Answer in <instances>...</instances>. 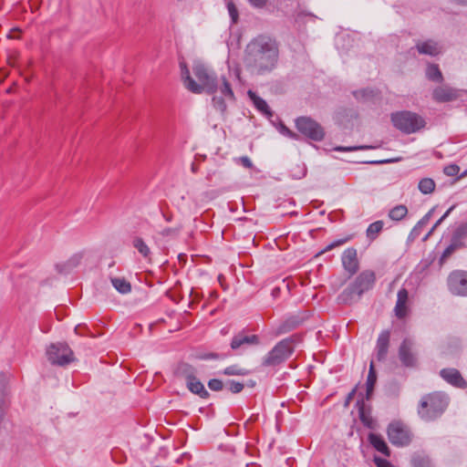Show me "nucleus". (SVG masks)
Segmentation results:
<instances>
[{"mask_svg": "<svg viewBox=\"0 0 467 467\" xmlns=\"http://www.w3.org/2000/svg\"><path fill=\"white\" fill-rule=\"evenodd\" d=\"M456 205L451 206L445 213L434 223V225L431 227V229L428 232V234L423 237V241H426L429 239V237L433 234L435 229L450 215V213L454 210Z\"/></svg>", "mask_w": 467, "mask_h": 467, "instance_id": "40", "label": "nucleus"}, {"mask_svg": "<svg viewBox=\"0 0 467 467\" xmlns=\"http://www.w3.org/2000/svg\"><path fill=\"white\" fill-rule=\"evenodd\" d=\"M296 127L297 130L314 141H321L325 137L323 127L310 117H298L296 119Z\"/></svg>", "mask_w": 467, "mask_h": 467, "instance_id": "9", "label": "nucleus"}, {"mask_svg": "<svg viewBox=\"0 0 467 467\" xmlns=\"http://www.w3.org/2000/svg\"><path fill=\"white\" fill-rule=\"evenodd\" d=\"M374 462L377 467H394L389 461L380 457H375Z\"/></svg>", "mask_w": 467, "mask_h": 467, "instance_id": "52", "label": "nucleus"}, {"mask_svg": "<svg viewBox=\"0 0 467 467\" xmlns=\"http://www.w3.org/2000/svg\"><path fill=\"white\" fill-rule=\"evenodd\" d=\"M223 355H219L217 353H209L203 358L205 359H216V358H223Z\"/></svg>", "mask_w": 467, "mask_h": 467, "instance_id": "55", "label": "nucleus"}, {"mask_svg": "<svg viewBox=\"0 0 467 467\" xmlns=\"http://www.w3.org/2000/svg\"><path fill=\"white\" fill-rule=\"evenodd\" d=\"M240 161L242 165L247 169H251L253 167V162L247 156L241 157Z\"/></svg>", "mask_w": 467, "mask_h": 467, "instance_id": "53", "label": "nucleus"}, {"mask_svg": "<svg viewBox=\"0 0 467 467\" xmlns=\"http://www.w3.org/2000/svg\"><path fill=\"white\" fill-rule=\"evenodd\" d=\"M415 48L420 55H427L431 57H436L441 52V46L438 42L432 39L418 42Z\"/></svg>", "mask_w": 467, "mask_h": 467, "instance_id": "18", "label": "nucleus"}, {"mask_svg": "<svg viewBox=\"0 0 467 467\" xmlns=\"http://www.w3.org/2000/svg\"><path fill=\"white\" fill-rule=\"evenodd\" d=\"M260 344V337L257 335H246L244 331L236 334L230 344L233 350L245 349L250 346Z\"/></svg>", "mask_w": 467, "mask_h": 467, "instance_id": "13", "label": "nucleus"}, {"mask_svg": "<svg viewBox=\"0 0 467 467\" xmlns=\"http://www.w3.org/2000/svg\"><path fill=\"white\" fill-rule=\"evenodd\" d=\"M278 292H279V288H278V287H275V288L273 290V295L277 294Z\"/></svg>", "mask_w": 467, "mask_h": 467, "instance_id": "61", "label": "nucleus"}, {"mask_svg": "<svg viewBox=\"0 0 467 467\" xmlns=\"http://www.w3.org/2000/svg\"><path fill=\"white\" fill-rule=\"evenodd\" d=\"M375 146H351V147H344V146H337L334 148V150L336 151H355V150H372L376 149Z\"/></svg>", "mask_w": 467, "mask_h": 467, "instance_id": "43", "label": "nucleus"}, {"mask_svg": "<svg viewBox=\"0 0 467 467\" xmlns=\"http://www.w3.org/2000/svg\"><path fill=\"white\" fill-rule=\"evenodd\" d=\"M390 333L389 330H383L377 339L375 348L376 358L378 361H385L389 352Z\"/></svg>", "mask_w": 467, "mask_h": 467, "instance_id": "16", "label": "nucleus"}, {"mask_svg": "<svg viewBox=\"0 0 467 467\" xmlns=\"http://www.w3.org/2000/svg\"><path fill=\"white\" fill-rule=\"evenodd\" d=\"M349 240H350V237H346V238H343V239L336 240V241L332 242L331 244H329L326 247L325 251H329V250H331V249H333V248H335L337 246L342 245V244H344L345 243H347Z\"/></svg>", "mask_w": 467, "mask_h": 467, "instance_id": "50", "label": "nucleus"}, {"mask_svg": "<svg viewBox=\"0 0 467 467\" xmlns=\"http://www.w3.org/2000/svg\"><path fill=\"white\" fill-rule=\"evenodd\" d=\"M464 91H465L464 93H467V91H466V90H464Z\"/></svg>", "mask_w": 467, "mask_h": 467, "instance_id": "62", "label": "nucleus"}, {"mask_svg": "<svg viewBox=\"0 0 467 467\" xmlns=\"http://www.w3.org/2000/svg\"><path fill=\"white\" fill-rule=\"evenodd\" d=\"M375 282L376 275L374 271H362L338 296L339 303L350 305L357 302L364 293L373 288Z\"/></svg>", "mask_w": 467, "mask_h": 467, "instance_id": "2", "label": "nucleus"}, {"mask_svg": "<svg viewBox=\"0 0 467 467\" xmlns=\"http://www.w3.org/2000/svg\"><path fill=\"white\" fill-rule=\"evenodd\" d=\"M440 376L449 384L459 389H466L467 382L462 377L460 371L456 368H442L440 371Z\"/></svg>", "mask_w": 467, "mask_h": 467, "instance_id": "15", "label": "nucleus"}, {"mask_svg": "<svg viewBox=\"0 0 467 467\" xmlns=\"http://www.w3.org/2000/svg\"><path fill=\"white\" fill-rule=\"evenodd\" d=\"M390 119L393 126L405 134L416 133L426 125L420 115L410 110L394 112Z\"/></svg>", "mask_w": 467, "mask_h": 467, "instance_id": "4", "label": "nucleus"}, {"mask_svg": "<svg viewBox=\"0 0 467 467\" xmlns=\"http://www.w3.org/2000/svg\"><path fill=\"white\" fill-rule=\"evenodd\" d=\"M467 236V223L460 224L454 231L451 240L458 243L463 244L462 241Z\"/></svg>", "mask_w": 467, "mask_h": 467, "instance_id": "38", "label": "nucleus"}, {"mask_svg": "<svg viewBox=\"0 0 467 467\" xmlns=\"http://www.w3.org/2000/svg\"><path fill=\"white\" fill-rule=\"evenodd\" d=\"M279 131H280V133H282L283 135H285L288 138L295 139V140H296L298 138V135L296 133H295L294 131H292L289 128H287L284 123L280 124Z\"/></svg>", "mask_w": 467, "mask_h": 467, "instance_id": "48", "label": "nucleus"}, {"mask_svg": "<svg viewBox=\"0 0 467 467\" xmlns=\"http://www.w3.org/2000/svg\"><path fill=\"white\" fill-rule=\"evenodd\" d=\"M46 354L52 365L65 367L74 361V353L66 343L57 342L50 344L47 348Z\"/></svg>", "mask_w": 467, "mask_h": 467, "instance_id": "6", "label": "nucleus"}, {"mask_svg": "<svg viewBox=\"0 0 467 467\" xmlns=\"http://www.w3.org/2000/svg\"><path fill=\"white\" fill-rule=\"evenodd\" d=\"M342 265L349 275H355L359 268L357 250L353 247L346 249L341 256Z\"/></svg>", "mask_w": 467, "mask_h": 467, "instance_id": "14", "label": "nucleus"}, {"mask_svg": "<svg viewBox=\"0 0 467 467\" xmlns=\"http://www.w3.org/2000/svg\"><path fill=\"white\" fill-rule=\"evenodd\" d=\"M398 356L406 368H415L418 364V354L415 351V343L410 338H404L399 347Z\"/></svg>", "mask_w": 467, "mask_h": 467, "instance_id": "10", "label": "nucleus"}, {"mask_svg": "<svg viewBox=\"0 0 467 467\" xmlns=\"http://www.w3.org/2000/svg\"><path fill=\"white\" fill-rule=\"evenodd\" d=\"M419 190L423 194H430L435 190V182L431 178H423L418 185Z\"/></svg>", "mask_w": 467, "mask_h": 467, "instance_id": "36", "label": "nucleus"}, {"mask_svg": "<svg viewBox=\"0 0 467 467\" xmlns=\"http://www.w3.org/2000/svg\"><path fill=\"white\" fill-rule=\"evenodd\" d=\"M387 435L390 443L397 447L407 446L411 441L409 428L400 420H393L388 425Z\"/></svg>", "mask_w": 467, "mask_h": 467, "instance_id": "8", "label": "nucleus"}, {"mask_svg": "<svg viewBox=\"0 0 467 467\" xmlns=\"http://www.w3.org/2000/svg\"><path fill=\"white\" fill-rule=\"evenodd\" d=\"M409 298L408 291L405 288L399 290L397 295V302L394 308L395 315L398 318H404L407 315V301Z\"/></svg>", "mask_w": 467, "mask_h": 467, "instance_id": "21", "label": "nucleus"}, {"mask_svg": "<svg viewBox=\"0 0 467 467\" xmlns=\"http://www.w3.org/2000/svg\"><path fill=\"white\" fill-rule=\"evenodd\" d=\"M74 331L77 335L81 336V337H84V336H88L91 337H94L85 324H78V326H76Z\"/></svg>", "mask_w": 467, "mask_h": 467, "instance_id": "47", "label": "nucleus"}, {"mask_svg": "<svg viewBox=\"0 0 467 467\" xmlns=\"http://www.w3.org/2000/svg\"><path fill=\"white\" fill-rule=\"evenodd\" d=\"M174 375L184 379L186 383L189 380L194 379L197 375V369L189 363L180 362L174 369Z\"/></svg>", "mask_w": 467, "mask_h": 467, "instance_id": "20", "label": "nucleus"}, {"mask_svg": "<svg viewBox=\"0 0 467 467\" xmlns=\"http://www.w3.org/2000/svg\"><path fill=\"white\" fill-rule=\"evenodd\" d=\"M426 78L434 82L441 83L443 81L442 73L437 64H429L425 71Z\"/></svg>", "mask_w": 467, "mask_h": 467, "instance_id": "31", "label": "nucleus"}, {"mask_svg": "<svg viewBox=\"0 0 467 467\" xmlns=\"http://www.w3.org/2000/svg\"><path fill=\"white\" fill-rule=\"evenodd\" d=\"M186 387L192 393L198 395L202 399H208L210 397V393L197 377L192 380L187 381Z\"/></svg>", "mask_w": 467, "mask_h": 467, "instance_id": "25", "label": "nucleus"}, {"mask_svg": "<svg viewBox=\"0 0 467 467\" xmlns=\"http://www.w3.org/2000/svg\"><path fill=\"white\" fill-rule=\"evenodd\" d=\"M368 441L372 445V447L384 454L385 456H390V450L380 434L378 433H369L368 434Z\"/></svg>", "mask_w": 467, "mask_h": 467, "instance_id": "24", "label": "nucleus"}, {"mask_svg": "<svg viewBox=\"0 0 467 467\" xmlns=\"http://www.w3.org/2000/svg\"><path fill=\"white\" fill-rule=\"evenodd\" d=\"M376 382H377V372L375 370L373 361H371L370 366H369L368 375L367 378V382H366V399L368 400H370V398L373 394Z\"/></svg>", "mask_w": 467, "mask_h": 467, "instance_id": "29", "label": "nucleus"}, {"mask_svg": "<svg viewBox=\"0 0 467 467\" xmlns=\"http://www.w3.org/2000/svg\"><path fill=\"white\" fill-rule=\"evenodd\" d=\"M111 283L114 288L120 294H128L131 291L130 284L124 278L114 277L111 278Z\"/></svg>", "mask_w": 467, "mask_h": 467, "instance_id": "33", "label": "nucleus"}, {"mask_svg": "<svg viewBox=\"0 0 467 467\" xmlns=\"http://www.w3.org/2000/svg\"><path fill=\"white\" fill-rule=\"evenodd\" d=\"M248 96L252 99L255 108L260 112H262L263 114L268 115V116H272L273 113H272L268 104L266 103V101L264 99L257 96L254 92H253L251 90L248 91Z\"/></svg>", "mask_w": 467, "mask_h": 467, "instance_id": "30", "label": "nucleus"}, {"mask_svg": "<svg viewBox=\"0 0 467 467\" xmlns=\"http://www.w3.org/2000/svg\"><path fill=\"white\" fill-rule=\"evenodd\" d=\"M462 92L465 91L447 85L439 86L433 89L432 99L439 103L451 102L458 99Z\"/></svg>", "mask_w": 467, "mask_h": 467, "instance_id": "12", "label": "nucleus"}, {"mask_svg": "<svg viewBox=\"0 0 467 467\" xmlns=\"http://www.w3.org/2000/svg\"><path fill=\"white\" fill-rule=\"evenodd\" d=\"M179 230L176 228H165L162 231L160 232V234L163 237L167 236H176L178 235Z\"/></svg>", "mask_w": 467, "mask_h": 467, "instance_id": "51", "label": "nucleus"}, {"mask_svg": "<svg viewBox=\"0 0 467 467\" xmlns=\"http://www.w3.org/2000/svg\"><path fill=\"white\" fill-rule=\"evenodd\" d=\"M224 383L218 379H212L208 381V388L213 391H220L223 389Z\"/></svg>", "mask_w": 467, "mask_h": 467, "instance_id": "46", "label": "nucleus"}, {"mask_svg": "<svg viewBox=\"0 0 467 467\" xmlns=\"http://www.w3.org/2000/svg\"><path fill=\"white\" fill-rule=\"evenodd\" d=\"M162 216L164 217V219L167 222H171V215H166L165 213H162Z\"/></svg>", "mask_w": 467, "mask_h": 467, "instance_id": "59", "label": "nucleus"}, {"mask_svg": "<svg viewBox=\"0 0 467 467\" xmlns=\"http://www.w3.org/2000/svg\"><path fill=\"white\" fill-rule=\"evenodd\" d=\"M455 3L462 5H467V0H453Z\"/></svg>", "mask_w": 467, "mask_h": 467, "instance_id": "58", "label": "nucleus"}, {"mask_svg": "<svg viewBox=\"0 0 467 467\" xmlns=\"http://www.w3.org/2000/svg\"><path fill=\"white\" fill-rule=\"evenodd\" d=\"M358 416L363 425L368 429H375L376 423L371 416V408L367 406L363 400L357 401Z\"/></svg>", "mask_w": 467, "mask_h": 467, "instance_id": "19", "label": "nucleus"}, {"mask_svg": "<svg viewBox=\"0 0 467 467\" xmlns=\"http://www.w3.org/2000/svg\"><path fill=\"white\" fill-rule=\"evenodd\" d=\"M303 317L291 316L284 320L276 328V335L285 334L298 327L303 323Z\"/></svg>", "mask_w": 467, "mask_h": 467, "instance_id": "23", "label": "nucleus"}, {"mask_svg": "<svg viewBox=\"0 0 467 467\" xmlns=\"http://www.w3.org/2000/svg\"><path fill=\"white\" fill-rule=\"evenodd\" d=\"M248 1L254 7H263L267 2V0H248Z\"/></svg>", "mask_w": 467, "mask_h": 467, "instance_id": "54", "label": "nucleus"}, {"mask_svg": "<svg viewBox=\"0 0 467 467\" xmlns=\"http://www.w3.org/2000/svg\"><path fill=\"white\" fill-rule=\"evenodd\" d=\"M278 58L279 47L275 39L260 35L247 44L244 62L251 74L263 76L276 67Z\"/></svg>", "mask_w": 467, "mask_h": 467, "instance_id": "1", "label": "nucleus"}, {"mask_svg": "<svg viewBox=\"0 0 467 467\" xmlns=\"http://www.w3.org/2000/svg\"><path fill=\"white\" fill-rule=\"evenodd\" d=\"M383 226V221H376L370 223L366 232L367 237L370 240H375L378 234L382 231Z\"/></svg>", "mask_w": 467, "mask_h": 467, "instance_id": "35", "label": "nucleus"}, {"mask_svg": "<svg viewBox=\"0 0 467 467\" xmlns=\"http://www.w3.org/2000/svg\"><path fill=\"white\" fill-rule=\"evenodd\" d=\"M408 213V208L403 204H399L393 207L389 212V217L393 221H400Z\"/></svg>", "mask_w": 467, "mask_h": 467, "instance_id": "34", "label": "nucleus"}, {"mask_svg": "<svg viewBox=\"0 0 467 467\" xmlns=\"http://www.w3.org/2000/svg\"><path fill=\"white\" fill-rule=\"evenodd\" d=\"M463 246V244H458L451 240V244L448 245L445 250L443 251L441 258L440 263L442 264L444 261H446L447 258H449L458 248Z\"/></svg>", "mask_w": 467, "mask_h": 467, "instance_id": "39", "label": "nucleus"}, {"mask_svg": "<svg viewBox=\"0 0 467 467\" xmlns=\"http://www.w3.org/2000/svg\"><path fill=\"white\" fill-rule=\"evenodd\" d=\"M356 394V389H352L347 396V399H346V405H348L349 403V401L354 398Z\"/></svg>", "mask_w": 467, "mask_h": 467, "instance_id": "56", "label": "nucleus"}, {"mask_svg": "<svg viewBox=\"0 0 467 467\" xmlns=\"http://www.w3.org/2000/svg\"><path fill=\"white\" fill-rule=\"evenodd\" d=\"M192 70L194 76L200 82L198 85L202 88V93L214 94L217 91L218 81L213 71L200 62L193 65Z\"/></svg>", "mask_w": 467, "mask_h": 467, "instance_id": "7", "label": "nucleus"}, {"mask_svg": "<svg viewBox=\"0 0 467 467\" xmlns=\"http://www.w3.org/2000/svg\"><path fill=\"white\" fill-rule=\"evenodd\" d=\"M433 212L434 208L431 209L412 228L408 237L410 242H413L420 236L421 229L430 222Z\"/></svg>", "mask_w": 467, "mask_h": 467, "instance_id": "26", "label": "nucleus"}, {"mask_svg": "<svg viewBox=\"0 0 467 467\" xmlns=\"http://www.w3.org/2000/svg\"><path fill=\"white\" fill-rule=\"evenodd\" d=\"M450 292L456 296H467V272L456 270L447 279Z\"/></svg>", "mask_w": 467, "mask_h": 467, "instance_id": "11", "label": "nucleus"}, {"mask_svg": "<svg viewBox=\"0 0 467 467\" xmlns=\"http://www.w3.org/2000/svg\"><path fill=\"white\" fill-rule=\"evenodd\" d=\"M132 245L144 258H150V249L141 237L135 236L132 240Z\"/></svg>", "mask_w": 467, "mask_h": 467, "instance_id": "32", "label": "nucleus"}, {"mask_svg": "<svg viewBox=\"0 0 467 467\" xmlns=\"http://www.w3.org/2000/svg\"><path fill=\"white\" fill-rule=\"evenodd\" d=\"M410 464L412 467H433L430 456L425 451H415L411 455Z\"/></svg>", "mask_w": 467, "mask_h": 467, "instance_id": "27", "label": "nucleus"}, {"mask_svg": "<svg viewBox=\"0 0 467 467\" xmlns=\"http://www.w3.org/2000/svg\"><path fill=\"white\" fill-rule=\"evenodd\" d=\"M225 386H227L228 389L234 394L240 393L244 389V383L235 380H227Z\"/></svg>", "mask_w": 467, "mask_h": 467, "instance_id": "42", "label": "nucleus"}, {"mask_svg": "<svg viewBox=\"0 0 467 467\" xmlns=\"http://www.w3.org/2000/svg\"><path fill=\"white\" fill-rule=\"evenodd\" d=\"M82 258H83V254L77 253V254H73L67 262L62 263V264H57L56 265V268L58 273L63 274V275H67L74 268L78 267L80 265Z\"/></svg>", "mask_w": 467, "mask_h": 467, "instance_id": "22", "label": "nucleus"}, {"mask_svg": "<svg viewBox=\"0 0 467 467\" xmlns=\"http://www.w3.org/2000/svg\"><path fill=\"white\" fill-rule=\"evenodd\" d=\"M392 161H393V160H384V161H373L372 163L379 164V163H389Z\"/></svg>", "mask_w": 467, "mask_h": 467, "instance_id": "57", "label": "nucleus"}, {"mask_svg": "<svg viewBox=\"0 0 467 467\" xmlns=\"http://www.w3.org/2000/svg\"><path fill=\"white\" fill-rule=\"evenodd\" d=\"M296 336L279 341L263 358L262 366L276 367L288 359L294 352Z\"/></svg>", "mask_w": 467, "mask_h": 467, "instance_id": "5", "label": "nucleus"}, {"mask_svg": "<svg viewBox=\"0 0 467 467\" xmlns=\"http://www.w3.org/2000/svg\"><path fill=\"white\" fill-rule=\"evenodd\" d=\"M222 86L220 87L221 93L225 96L226 98H229L231 99H234V94L232 89V87L230 83L226 80L224 77L222 78Z\"/></svg>", "mask_w": 467, "mask_h": 467, "instance_id": "41", "label": "nucleus"}, {"mask_svg": "<svg viewBox=\"0 0 467 467\" xmlns=\"http://www.w3.org/2000/svg\"><path fill=\"white\" fill-rule=\"evenodd\" d=\"M220 373L226 375V376H246L249 372L247 369L240 368L238 365H232L227 368H225L223 371Z\"/></svg>", "mask_w": 467, "mask_h": 467, "instance_id": "37", "label": "nucleus"}, {"mask_svg": "<svg viewBox=\"0 0 467 467\" xmlns=\"http://www.w3.org/2000/svg\"><path fill=\"white\" fill-rule=\"evenodd\" d=\"M213 105L217 110L221 111L222 113H223L226 110V103L223 98L222 97L214 96L213 98Z\"/></svg>", "mask_w": 467, "mask_h": 467, "instance_id": "45", "label": "nucleus"}, {"mask_svg": "<svg viewBox=\"0 0 467 467\" xmlns=\"http://www.w3.org/2000/svg\"><path fill=\"white\" fill-rule=\"evenodd\" d=\"M467 176V169L459 176V179Z\"/></svg>", "mask_w": 467, "mask_h": 467, "instance_id": "60", "label": "nucleus"}, {"mask_svg": "<svg viewBox=\"0 0 467 467\" xmlns=\"http://www.w3.org/2000/svg\"><path fill=\"white\" fill-rule=\"evenodd\" d=\"M377 94H378L377 90L374 88H360L358 90H354L352 92V95L354 96V98L358 101L362 102V103H366V102H369V101L373 100V99L377 96Z\"/></svg>", "mask_w": 467, "mask_h": 467, "instance_id": "28", "label": "nucleus"}, {"mask_svg": "<svg viewBox=\"0 0 467 467\" xmlns=\"http://www.w3.org/2000/svg\"><path fill=\"white\" fill-rule=\"evenodd\" d=\"M443 171L447 176H455L459 173L460 167L456 164H450L444 168Z\"/></svg>", "mask_w": 467, "mask_h": 467, "instance_id": "49", "label": "nucleus"}, {"mask_svg": "<svg viewBox=\"0 0 467 467\" xmlns=\"http://www.w3.org/2000/svg\"><path fill=\"white\" fill-rule=\"evenodd\" d=\"M227 9H228V13L231 17L232 23L236 24L239 19V13H238L237 7L235 6L234 3L232 1L227 2Z\"/></svg>", "mask_w": 467, "mask_h": 467, "instance_id": "44", "label": "nucleus"}, {"mask_svg": "<svg viewBox=\"0 0 467 467\" xmlns=\"http://www.w3.org/2000/svg\"><path fill=\"white\" fill-rule=\"evenodd\" d=\"M449 405V397L441 391L424 395L418 408V414L425 421H432L440 418Z\"/></svg>", "mask_w": 467, "mask_h": 467, "instance_id": "3", "label": "nucleus"}, {"mask_svg": "<svg viewBox=\"0 0 467 467\" xmlns=\"http://www.w3.org/2000/svg\"><path fill=\"white\" fill-rule=\"evenodd\" d=\"M181 77L184 87L194 94H202V88L198 83L191 77L190 70L184 61L180 62Z\"/></svg>", "mask_w": 467, "mask_h": 467, "instance_id": "17", "label": "nucleus"}]
</instances>
